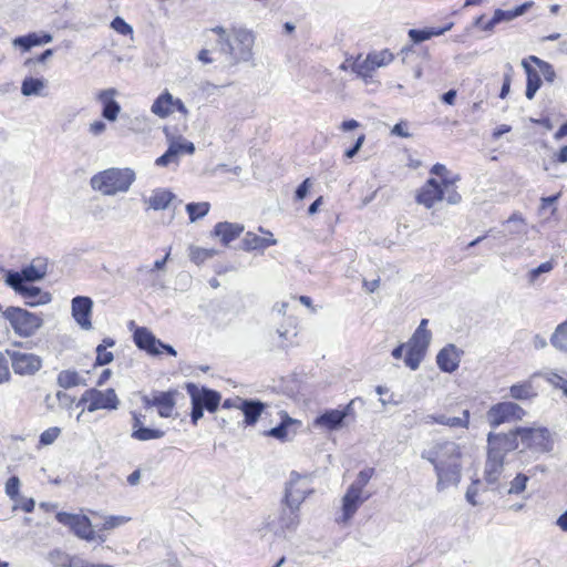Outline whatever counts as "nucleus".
Segmentation results:
<instances>
[{"mask_svg":"<svg viewBox=\"0 0 567 567\" xmlns=\"http://www.w3.org/2000/svg\"><path fill=\"white\" fill-rule=\"evenodd\" d=\"M48 274V259L44 257H35L31 262L21 268L20 271L9 270L6 274V285L30 284L42 280Z\"/></svg>","mask_w":567,"mask_h":567,"instance_id":"obj_9","label":"nucleus"},{"mask_svg":"<svg viewBox=\"0 0 567 567\" xmlns=\"http://www.w3.org/2000/svg\"><path fill=\"white\" fill-rule=\"evenodd\" d=\"M6 354L10 359L13 372L21 377L34 375L43 365L41 357L35 353L7 349Z\"/></svg>","mask_w":567,"mask_h":567,"instance_id":"obj_13","label":"nucleus"},{"mask_svg":"<svg viewBox=\"0 0 567 567\" xmlns=\"http://www.w3.org/2000/svg\"><path fill=\"white\" fill-rule=\"evenodd\" d=\"M352 70L363 79L372 78L375 71L374 65L369 61V54L364 59L357 58L352 64Z\"/></svg>","mask_w":567,"mask_h":567,"instance_id":"obj_42","label":"nucleus"},{"mask_svg":"<svg viewBox=\"0 0 567 567\" xmlns=\"http://www.w3.org/2000/svg\"><path fill=\"white\" fill-rule=\"evenodd\" d=\"M69 567H95L94 564L89 563L78 555L69 554Z\"/></svg>","mask_w":567,"mask_h":567,"instance_id":"obj_61","label":"nucleus"},{"mask_svg":"<svg viewBox=\"0 0 567 567\" xmlns=\"http://www.w3.org/2000/svg\"><path fill=\"white\" fill-rule=\"evenodd\" d=\"M194 152L195 145L193 142L183 136L172 137L169 138L167 151L156 158L155 164L163 167L171 164L178 165L182 155H193Z\"/></svg>","mask_w":567,"mask_h":567,"instance_id":"obj_17","label":"nucleus"},{"mask_svg":"<svg viewBox=\"0 0 567 567\" xmlns=\"http://www.w3.org/2000/svg\"><path fill=\"white\" fill-rule=\"evenodd\" d=\"M504 472V460L487 452L483 477L488 485L496 484Z\"/></svg>","mask_w":567,"mask_h":567,"instance_id":"obj_30","label":"nucleus"},{"mask_svg":"<svg viewBox=\"0 0 567 567\" xmlns=\"http://www.w3.org/2000/svg\"><path fill=\"white\" fill-rule=\"evenodd\" d=\"M2 317L20 338L33 337L44 323L43 317L40 313L30 312L21 307H7L2 312Z\"/></svg>","mask_w":567,"mask_h":567,"instance_id":"obj_4","label":"nucleus"},{"mask_svg":"<svg viewBox=\"0 0 567 567\" xmlns=\"http://www.w3.org/2000/svg\"><path fill=\"white\" fill-rule=\"evenodd\" d=\"M216 251L214 249H206L196 246L189 247V258L196 265L203 264L205 260L214 257Z\"/></svg>","mask_w":567,"mask_h":567,"instance_id":"obj_46","label":"nucleus"},{"mask_svg":"<svg viewBox=\"0 0 567 567\" xmlns=\"http://www.w3.org/2000/svg\"><path fill=\"white\" fill-rule=\"evenodd\" d=\"M259 231L262 234V236H259L252 231L246 233L243 239L244 250H265L266 248L277 244V240L270 230L259 227Z\"/></svg>","mask_w":567,"mask_h":567,"instance_id":"obj_27","label":"nucleus"},{"mask_svg":"<svg viewBox=\"0 0 567 567\" xmlns=\"http://www.w3.org/2000/svg\"><path fill=\"white\" fill-rule=\"evenodd\" d=\"M61 434V429L58 426H52L43 431L40 435L39 443L41 445H50L52 444Z\"/></svg>","mask_w":567,"mask_h":567,"instance_id":"obj_49","label":"nucleus"},{"mask_svg":"<svg viewBox=\"0 0 567 567\" xmlns=\"http://www.w3.org/2000/svg\"><path fill=\"white\" fill-rule=\"evenodd\" d=\"M364 140H365V136L363 134H361L354 145L349 148L348 151H346L344 155L348 157V158H352L355 156V154L360 151V148L362 147L363 143H364Z\"/></svg>","mask_w":567,"mask_h":567,"instance_id":"obj_64","label":"nucleus"},{"mask_svg":"<svg viewBox=\"0 0 567 567\" xmlns=\"http://www.w3.org/2000/svg\"><path fill=\"white\" fill-rule=\"evenodd\" d=\"M462 416H446L444 414H440V415H427L425 417V423L426 424H441V425H446V426H450V427H463V429H467L468 425H470V411L468 410H464Z\"/></svg>","mask_w":567,"mask_h":567,"instance_id":"obj_32","label":"nucleus"},{"mask_svg":"<svg viewBox=\"0 0 567 567\" xmlns=\"http://www.w3.org/2000/svg\"><path fill=\"white\" fill-rule=\"evenodd\" d=\"M56 383L63 389H70L81 384V377L75 370H62L56 377Z\"/></svg>","mask_w":567,"mask_h":567,"instance_id":"obj_40","label":"nucleus"},{"mask_svg":"<svg viewBox=\"0 0 567 567\" xmlns=\"http://www.w3.org/2000/svg\"><path fill=\"white\" fill-rule=\"evenodd\" d=\"M11 380V373L6 352H0V384L8 383Z\"/></svg>","mask_w":567,"mask_h":567,"instance_id":"obj_54","label":"nucleus"},{"mask_svg":"<svg viewBox=\"0 0 567 567\" xmlns=\"http://www.w3.org/2000/svg\"><path fill=\"white\" fill-rule=\"evenodd\" d=\"M463 353V350L458 349L455 344H446L436 354L439 369L445 373L455 372L460 367Z\"/></svg>","mask_w":567,"mask_h":567,"instance_id":"obj_24","label":"nucleus"},{"mask_svg":"<svg viewBox=\"0 0 567 567\" xmlns=\"http://www.w3.org/2000/svg\"><path fill=\"white\" fill-rule=\"evenodd\" d=\"M480 480H475L472 482V484L467 487L466 489V493H465V498L466 501L473 505V506H476L478 505V502L476 499V496L478 494V486H480Z\"/></svg>","mask_w":567,"mask_h":567,"instance_id":"obj_56","label":"nucleus"},{"mask_svg":"<svg viewBox=\"0 0 567 567\" xmlns=\"http://www.w3.org/2000/svg\"><path fill=\"white\" fill-rule=\"evenodd\" d=\"M394 60V54L388 50L373 51L369 53V61L374 65V69L388 66Z\"/></svg>","mask_w":567,"mask_h":567,"instance_id":"obj_41","label":"nucleus"},{"mask_svg":"<svg viewBox=\"0 0 567 567\" xmlns=\"http://www.w3.org/2000/svg\"><path fill=\"white\" fill-rule=\"evenodd\" d=\"M369 498V493L361 492L349 486L342 497L341 515L337 518V522L347 524L357 513L359 507Z\"/></svg>","mask_w":567,"mask_h":567,"instance_id":"obj_22","label":"nucleus"},{"mask_svg":"<svg viewBox=\"0 0 567 567\" xmlns=\"http://www.w3.org/2000/svg\"><path fill=\"white\" fill-rule=\"evenodd\" d=\"M136 181L131 167H110L91 176L90 187L102 196L114 197L126 194Z\"/></svg>","mask_w":567,"mask_h":567,"instance_id":"obj_3","label":"nucleus"},{"mask_svg":"<svg viewBox=\"0 0 567 567\" xmlns=\"http://www.w3.org/2000/svg\"><path fill=\"white\" fill-rule=\"evenodd\" d=\"M210 205L207 202L202 203H189L186 205V212L188 213L189 220L192 223L206 216L209 212Z\"/></svg>","mask_w":567,"mask_h":567,"instance_id":"obj_43","label":"nucleus"},{"mask_svg":"<svg viewBox=\"0 0 567 567\" xmlns=\"http://www.w3.org/2000/svg\"><path fill=\"white\" fill-rule=\"evenodd\" d=\"M529 62H530V60L524 59L522 61V66L524 68L526 75H527V85H526L525 94L528 100H532V99H534L536 92L539 90V87L542 85V80H540L539 71L534 69L529 64Z\"/></svg>","mask_w":567,"mask_h":567,"instance_id":"obj_34","label":"nucleus"},{"mask_svg":"<svg viewBox=\"0 0 567 567\" xmlns=\"http://www.w3.org/2000/svg\"><path fill=\"white\" fill-rule=\"evenodd\" d=\"M175 198V194L166 188H155L148 197H143L142 200L146 209L164 210Z\"/></svg>","mask_w":567,"mask_h":567,"instance_id":"obj_28","label":"nucleus"},{"mask_svg":"<svg viewBox=\"0 0 567 567\" xmlns=\"http://www.w3.org/2000/svg\"><path fill=\"white\" fill-rule=\"evenodd\" d=\"M130 520H131V517L124 516V515L105 516L103 524L100 527V532L115 529L117 527L125 525Z\"/></svg>","mask_w":567,"mask_h":567,"instance_id":"obj_45","label":"nucleus"},{"mask_svg":"<svg viewBox=\"0 0 567 567\" xmlns=\"http://www.w3.org/2000/svg\"><path fill=\"white\" fill-rule=\"evenodd\" d=\"M533 4L534 3L532 1H528L518 6L514 10L496 9L494 11L495 21H497V23H501L503 21H511L519 16H523L529 8L533 7Z\"/></svg>","mask_w":567,"mask_h":567,"instance_id":"obj_37","label":"nucleus"},{"mask_svg":"<svg viewBox=\"0 0 567 567\" xmlns=\"http://www.w3.org/2000/svg\"><path fill=\"white\" fill-rule=\"evenodd\" d=\"M111 28L122 35H133V28L121 17H116L111 22Z\"/></svg>","mask_w":567,"mask_h":567,"instance_id":"obj_51","label":"nucleus"},{"mask_svg":"<svg viewBox=\"0 0 567 567\" xmlns=\"http://www.w3.org/2000/svg\"><path fill=\"white\" fill-rule=\"evenodd\" d=\"M550 343L556 349L567 352V319L556 327Z\"/></svg>","mask_w":567,"mask_h":567,"instance_id":"obj_39","label":"nucleus"},{"mask_svg":"<svg viewBox=\"0 0 567 567\" xmlns=\"http://www.w3.org/2000/svg\"><path fill=\"white\" fill-rule=\"evenodd\" d=\"M82 403H87L86 410L89 412H95L97 410H116L120 400L113 389L105 391L90 389L82 394L78 405Z\"/></svg>","mask_w":567,"mask_h":567,"instance_id":"obj_14","label":"nucleus"},{"mask_svg":"<svg viewBox=\"0 0 567 567\" xmlns=\"http://www.w3.org/2000/svg\"><path fill=\"white\" fill-rule=\"evenodd\" d=\"M409 37L414 43H420L430 39L426 29H411L409 30Z\"/></svg>","mask_w":567,"mask_h":567,"instance_id":"obj_59","label":"nucleus"},{"mask_svg":"<svg viewBox=\"0 0 567 567\" xmlns=\"http://www.w3.org/2000/svg\"><path fill=\"white\" fill-rule=\"evenodd\" d=\"M169 256H171V248L168 249V251L165 255V257L163 259L156 260L151 268H148L146 266H143V267H140L138 270L140 271H150V272H152L154 270H163L165 265H166V262H167V260H168V258H169Z\"/></svg>","mask_w":567,"mask_h":567,"instance_id":"obj_60","label":"nucleus"},{"mask_svg":"<svg viewBox=\"0 0 567 567\" xmlns=\"http://www.w3.org/2000/svg\"><path fill=\"white\" fill-rule=\"evenodd\" d=\"M537 373L533 374L528 380L514 383L509 386V396L517 401H530L537 396V390L534 386L533 379Z\"/></svg>","mask_w":567,"mask_h":567,"instance_id":"obj_31","label":"nucleus"},{"mask_svg":"<svg viewBox=\"0 0 567 567\" xmlns=\"http://www.w3.org/2000/svg\"><path fill=\"white\" fill-rule=\"evenodd\" d=\"M353 401L343 410H328L313 420V426L326 431H336L342 427L344 419L352 411Z\"/></svg>","mask_w":567,"mask_h":567,"instance_id":"obj_23","label":"nucleus"},{"mask_svg":"<svg viewBox=\"0 0 567 567\" xmlns=\"http://www.w3.org/2000/svg\"><path fill=\"white\" fill-rule=\"evenodd\" d=\"M49 560L53 567H69V554L60 549L52 550Z\"/></svg>","mask_w":567,"mask_h":567,"instance_id":"obj_48","label":"nucleus"},{"mask_svg":"<svg viewBox=\"0 0 567 567\" xmlns=\"http://www.w3.org/2000/svg\"><path fill=\"white\" fill-rule=\"evenodd\" d=\"M435 471L436 489L442 492L450 486H457L462 477V452L458 444L450 441L436 442L421 453Z\"/></svg>","mask_w":567,"mask_h":567,"instance_id":"obj_1","label":"nucleus"},{"mask_svg":"<svg viewBox=\"0 0 567 567\" xmlns=\"http://www.w3.org/2000/svg\"><path fill=\"white\" fill-rule=\"evenodd\" d=\"M526 415L525 410L515 402L504 401L492 405L486 419L492 427H497L503 423L519 421Z\"/></svg>","mask_w":567,"mask_h":567,"instance_id":"obj_12","label":"nucleus"},{"mask_svg":"<svg viewBox=\"0 0 567 567\" xmlns=\"http://www.w3.org/2000/svg\"><path fill=\"white\" fill-rule=\"evenodd\" d=\"M265 404L257 400H246L244 399L240 411L244 413L245 416V424L246 425H254L261 413L264 412Z\"/></svg>","mask_w":567,"mask_h":567,"instance_id":"obj_35","label":"nucleus"},{"mask_svg":"<svg viewBox=\"0 0 567 567\" xmlns=\"http://www.w3.org/2000/svg\"><path fill=\"white\" fill-rule=\"evenodd\" d=\"M298 422L287 414L282 417L280 424L267 431L265 434L275 437L281 442H286L292 439L296 431H291V426L297 425Z\"/></svg>","mask_w":567,"mask_h":567,"instance_id":"obj_33","label":"nucleus"},{"mask_svg":"<svg viewBox=\"0 0 567 567\" xmlns=\"http://www.w3.org/2000/svg\"><path fill=\"white\" fill-rule=\"evenodd\" d=\"M56 399L59 404L66 410H71L75 401L73 396L62 391L56 393Z\"/></svg>","mask_w":567,"mask_h":567,"instance_id":"obj_58","label":"nucleus"},{"mask_svg":"<svg viewBox=\"0 0 567 567\" xmlns=\"http://www.w3.org/2000/svg\"><path fill=\"white\" fill-rule=\"evenodd\" d=\"M268 525L280 537L293 534L300 525V508L282 504L279 513L269 520Z\"/></svg>","mask_w":567,"mask_h":567,"instance_id":"obj_10","label":"nucleus"},{"mask_svg":"<svg viewBox=\"0 0 567 567\" xmlns=\"http://www.w3.org/2000/svg\"><path fill=\"white\" fill-rule=\"evenodd\" d=\"M117 95V90L113 87L101 90L96 94V100L103 106L102 116L110 122H115L121 112V105L115 100Z\"/></svg>","mask_w":567,"mask_h":567,"instance_id":"obj_25","label":"nucleus"},{"mask_svg":"<svg viewBox=\"0 0 567 567\" xmlns=\"http://www.w3.org/2000/svg\"><path fill=\"white\" fill-rule=\"evenodd\" d=\"M374 475V468L373 467H365L361 470L354 482L350 485V487H353L358 491L364 492V487L368 485L372 476Z\"/></svg>","mask_w":567,"mask_h":567,"instance_id":"obj_47","label":"nucleus"},{"mask_svg":"<svg viewBox=\"0 0 567 567\" xmlns=\"http://www.w3.org/2000/svg\"><path fill=\"white\" fill-rule=\"evenodd\" d=\"M95 352H96L95 365L109 364L114 359L113 353L107 351V349H105V344H99L95 349Z\"/></svg>","mask_w":567,"mask_h":567,"instance_id":"obj_50","label":"nucleus"},{"mask_svg":"<svg viewBox=\"0 0 567 567\" xmlns=\"http://www.w3.org/2000/svg\"><path fill=\"white\" fill-rule=\"evenodd\" d=\"M210 31L218 37L217 45L220 52L228 55L233 62H247L251 59L255 43V35L251 31L234 28L228 32L223 27H215Z\"/></svg>","mask_w":567,"mask_h":567,"instance_id":"obj_2","label":"nucleus"},{"mask_svg":"<svg viewBox=\"0 0 567 567\" xmlns=\"http://www.w3.org/2000/svg\"><path fill=\"white\" fill-rule=\"evenodd\" d=\"M519 446L537 453H547L553 449V440L546 427H523L515 429Z\"/></svg>","mask_w":567,"mask_h":567,"instance_id":"obj_7","label":"nucleus"},{"mask_svg":"<svg viewBox=\"0 0 567 567\" xmlns=\"http://www.w3.org/2000/svg\"><path fill=\"white\" fill-rule=\"evenodd\" d=\"M528 477L525 474H517L511 482L509 494H520L525 491Z\"/></svg>","mask_w":567,"mask_h":567,"instance_id":"obj_52","label":"nucleus"},{"mask_svg":"<svg viewBox=\"0 0 567 567\" xmlns=\"http://www.w3.org/2000/svg\"><path fill=\"white\" fill-rule=\"evenodd\" d=\"M23 300L25 306L38 307L48 305L52 300V296L48 291H43L41 288L29 285V284H14L7 285Z\"/></svg>","mask_w":567,"mask_h":567,"instance_id":"obj_21","label":"nucleus"},{"mask_svg":"<svg viewBox=\"0 0 567 567\" xmlns=\"http://www.w3.org/2000/svg\"><path fill=\"white\" fill-rule=\"evenodd\" d=\"M27 35L29 37L32 47L48 44L53 40V37L48 32H33Z\"/></svg>","mask_w":567,"mask_h":567,"instance_id":"obj_53","label":"nucleus"},{"mask_svg":"<svg viewBox=\"0 0 567 567\" xmlns=\"http://www.w3.org/2000/svg\"><path fill=\"white\" fill-rule=\"evenodd\" d=\"M429 320L422 319L411 338L406 341L404 364L415 371L424 360L432 340V332L427 329Z\"/></svg>","mask_w":567,"mask_h":567,"instance_id":"obj_5","label":"nucleus"},{"mask_svg":"<svg viewBox=\"0 0 567 567\" xmlns=\"http://www.w3.org/2000/svg\"><path fill=\"white\" fill-rule=\"evenodd\" d=\"M540 375L544 377L549 383L560 389H563V383L567 382L563 377L555 372H548Z\"/></svg>","mask_w":567,"mask_h":567,"instance_id":"obj_62","label":"nucleus"},{"mask_svg":"<svg viewBox=\"0 0 567 567\" xmlns=\"http://www.w3.org/2000/svg\"><path fill=\"white\" fill-rule=\"evenodd\" d=\"M185 388L190 398V419L194 425L203 417L204 410L214 413L218 409L221 400L219 392L195 383H186Z\"/></svg>","mask_w":567,"mask_h":567,"instance_id":"obj_6","label":"nucleus"},{"mask_svg":"<svg viewBox=\"0 0 567 567\" xmlns=\"http://www.w3.org/2000/svg\"><path fill=\"white\" fill-rule=\"evenodd\" d=\"M312 493L311 480L308 476L292 472L285 488L282 504L300 508L305 499Z\"/></svg>","mask_w":567,"mask_h":567,"instance_id":"obj_11","label":"nucleus"},{"mask_svg":"<svg viewBox=\"0 0 567 567\" xmlns=\"http://www.w3.org/2000/svg\"><path fill=\"white\" fill-rule=\"evenodd\" d=\"M519 447L518 436L515 429L507 433H493L487 435V452L493 455L501 456L505 460L507 453L515 451Z\"/></svg>","mask_w":567,"mask_h":567,"instance_id":"obj_18","label":"nucleus"},{"mask_svg":"<svg viewBox=\"0 0 567 567\" xmlns=\"http://www.w3.org/2000/svg\"><path fill=\"white\" fill-rule=\"evenodd\" d=\"M175 111L179 112L184 117H187L189 114L184 102L178 97H174L168 90H164L151 105L152 114L162 120L169 117Z\"/></svg>","mask_w":567,"mask_h":567,"instance_id":"obj_16","label":"nucleus"},{"mask_svg":"<svg viewBox=\"0 0 567 567\" xmlns=\"http://www.w3.org/2000/svg\"><path fill=\"white\" fill-rule=\"evenodd\" d=\"M20 480L17 476L10 477L6 483V493L11 499H16L19 495Z\"/></svg>","mask_w":567,"mask_h":567,"instance_id":"obj_55","label":"nucleus"},{"mask_svg":"<svg viewBox=\"0 0 567 567\" xmlns=\"http://www.w3.org/2000/svg\"><path fill=\"white\" fill-rule=\"evenodd\" d=\"M177 395L176 390L154 391L151 394L143 395L142 403L146 409L156 408L161 417L168 419L174 416Z\"/></svg>","mask_w":567,"mask_h":567,"instance_id":"obj_15","label":"nucleus"},{"mask_svg":"<svg viewBox=\"0 0 567 567\" xmlns=\"http://www.w3.org/2000/svg\"><path fill=\"white\" fill-rule=\"evenodd\" d=\"M105 130H106V124L101 120L92 122L89 126V132L93 136H100L101 134H103L105 132Z\"/></svg>","mask_w":567,"mask_h":567,"instance_id":"obj_63","label":"nucleus"},{"mask_svg":"<svg viewBox=\"0 0 567 567\" xmlns=\"http://www.w3.org/2000/svg\"><path fill=\"white\" fill-rule=\"evenodd\" d=\"M553 268H554V264L551 261H546V262L540 264L538 267L532 269L529 271L530 282H534L539 275L551 271Z\"/></svg>","mask_w":567,"mask_h":567,"instance_id":"obj_57","label":"nucleus"},{"mask_svg":"<svg viewBox=\"0 0 567 567\" xmlns=\"http://www.w3.org/2000/svg\"><path fill=\"white\" fill-rule=\"evenodd\" d=\"M55 518L60 524L69 527L80 539L86 542L94 539H99L101 543L105 542V537L94 530L90 518L85 515L59 512Z\"/></svg>","mask_w":567,"mask_h":567,"instance_id":"obj_8","label":"nucleus"},{"mask_svg":"<svg viewBox=\"0 0 567 567\" xmlns=\"http://www.w3.org/2000/svg\"><path fill=\"white\" fill-rule=\"evenodd\" d=\"M45 87V80L37 78H25L22 81L21 93L24 96L41 95Z\"/></svg>","mask_w":567,"mask_h":567,"instance_id":"obj_38","label":"nucleus"},{"mask_svg":"<svg viewBox=\"0 0 567 567\" xmlns=\"http://www.w3.org/2000/svg\"><path fill=\"white\" fill-rule=\"evenodd\" d=\"M528 60H530V62H533L537 65L539 73L544 76V79L548 83H553L555 81L556 72L550 63H548L535 55L528 56Z\"/></svg>","mask_w":567,"mask_h":567,"instance_id":"obj_44","label":"nucleus"},{"mask_svg":"<svg viewBox=\"0 0 567 567\" xmlns=\"http://www.w3.org/2000/svg\"><path fill=\"white\" fill-rule=\"evenodd\" d=\"M93 300L86 296H76L71 300L72 318L82 330L93 329Z\"/></svg>","mask_w":567,"mask_h":567,"instance_id":"obj_20","label":"nucleus"},{"mask_svg":"<svg viewBox=\"0 0 567 567\" xmlns=\"http://www.w3.org/2000/svg\"><path fill=\"white\" fill-rule=\"evenodd\" d=\"M244 229L245 227L241 224L220 221L215 225L213 234L220 239L223 245L227 246L238 238Z\"/></svg>","mask_w":567,"mask_h":567,"instance_id":"obj_29","label":"nucleus"},{"mask_svg":"<svg viewBox=\"0 0 567 567\" xmlns=\"http://www.w3.org/2000/svg\"><path fill=\"white\" fill-rule=\"evenodd\" d=\"M442 185L434 178H430L421 187L416 195V203L426 208H432L437 202L443 199Z\"/></svg>","mask_w":567,"mask_h":567,"instance_id":"obj_26","label":"nucleus"},{"mask_svg":"<svg viewBox=\"0 0 567 567\" xmlns=\"http://www.w3.org/2000/svg\"><path fill=\"white\" fill-rule=\"evenodd\" d=\"M165 436V431L155 427H147L143 425L137 430L131 432V437L135 441L146 442L153 440H159Z\"/></svg>","mask_w":567,"mask_h":567,"instance_id":"obj_36","label":"nucleus"},{"mask_svg":"<svg viewBox=\"0 0 567 567\" xmlns=\"http://www.w3.org/2000/svg\"><path fill=\"white\" fill-rule=\"evenodd\" d=\"M134 342L135 344L146 351L147 353L152 355H157L162 352V350L166 351L171 355H176L175 349L163 343L159 339H157L152 331H150L145 327L137 328L134 331Z\"/></svg>","mask_w":567,"mask_h":567,"instance_id":"obj_19","label":"nucleus"}]
</instances>
